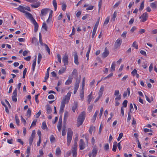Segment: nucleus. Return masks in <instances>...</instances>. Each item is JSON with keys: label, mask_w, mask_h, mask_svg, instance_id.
<instances>
[{"label": "nucleus", "mask_w": 157, "mask_h": 157, "mask_svg": "<svg viewBox=\"0 0 157 157\" xmlns=\"http://www.w3.org/2000/svg\"><path fill=\"white\" fill-rule=\"evenodd\" d=\"M37 42V39L35 37H33L32 39V43H36Z\"/></svg>", "instance_id": "6e6d98bb"}, {"label": "nucleus", "mask_w": 157, "mask_h": 157, "mask_svg": "<svg viewBox=\"0 0 157 157\" xmlns=\"http://www.w3.org/2000/svg\"><path fill=\"white\" fill-rule=\"evenodd\" d=\"M151 33L152 34H155L157 33V29L152 30Z\"/></svg>", "instance_id": "774afa93"}, {"label": "nucleus", "mask_w": 157, "mask_h": 157, "mask_svg": "<svg viewBox=\"0 0 157 157\" xmlns=\"http://www.w3.org/2000/svg\"><path fill=\"white\" fill-rule=\"evenodd\" d=\"M144 2L143 1L140 4V7L139 9V11H141L144 9Z\"/></svg>", "instance_id": "c85d7f7f"}, {"label": "nucleus", "mask_w": 157, "mask_h": 157, "mask_svg": "<svg viewBox=\"0 0 157 157\" xmlns=\"http://www.w3.org/2000/svg\"><path fill=\"white\" fill-rule=\"evenodd\" d=\"M74 62L75 64L77 65H78L79 62H78V56L76 53H75L74 55Z\"/></svg>", "instance_id": "a211bd4d"}, {"label": "nucleus", "mask_w": 157, "mask_h": 157, "mask_svg": "<svg viewBox=\"0 0 157 157\" xmlns=\"http://www.w3.org/2000/svg\"><path fill=\"white\" fill-rule=\"evenodd\" d=\"M68 58L67 55L65 54L63 56V61L65 65H67L68 64Z\"/></svg>", "instance_id": "1a4fd4ad"}, {"label": "nucleus", "mask_w": 157, "mask_h": 157, "mask_svg": "<svg viewBox=\"0 0 157 157\" xmlns=\"http://www.w3.org/2000/svg\"><path fill=\"white\" fill-rule=\"evenodd\" d=\"M71 92L69 91L67 95L63 98L59 110L60 113H62L64 110V108L66 103H68L70 100V96L71 94Z\"/></svg>", "instance_id": "f257e3e1"}, {"label": "nucleus", "mask_w": 157, "mask_h": 157, "mask_svg": "<svg viewBox=\"0 0 157 157\" xmlns=\"http://www.w3.org/2000/svg\"><path fill=\"white\" fill-rule=\"evenodd\" d=\"M17 89H15L13 93V95L12 97V99L13 101L15 102H16L17 101L16 97L17 96Z\"/></svg>", "instance_id": "0eeeda50"}, {"label": "nucleus", "mask_w": 157, "mask_h": 157, "mask_svg": "<svg viewBox=\"0 0 157 157\" xmlns=\"http://www.w3.org/2000/svg\"><path fill=\"white\" fill-rule=\"evenodd\" d=\"M57 57L58 59V61L59 63H61V56L59 54H58L57 55Z\"/></svg>", "instance_id": "09e8293b"}, {"label": "nucleus", "mask_w": 157, "mask_h": 157, "mask_svg": "<svg viewBox=\"0 0 157 157\" xmlns=\"http://www.w3.org/2000/svg\"><path fill=\"white\" fill-rule=\"evenodd\" d=\"M93 105H94L93 104H91V105H90L88 107V109L89 111V112H91L92 109L93 107Z\"/></svg>", "instance_id": "de8ad7c7"}, {"label": "nucleus", "mask_w": 157, "mask_h": 157, "mask_svg": "<svg viewBox=\"0 0 157 157\" xmlns=\"http://www.w3.org/2000/svg\"><path fill=\"white\" fill-rule=\"evenodd\" d=\"M46 109H47V112L48 114H49L52 112V109L49 105H47Z\"/></svg>", "instance_id": "412c9836"}, {"label": "nucleus", "mask_w": 157, "mask_h": 157, "mask_svg": "<svg viewBox=\"0 0 157 157\" xmlns=\"http://www.w3.org/2000/svg\"><path fill=\"white\" fill-rule=\"evenodd\" d=\"M30 147H28L27 150H26V153L28 154V155H29L30 151Z\"/></svg>", "instance_id": "69168bd1"}, {"label": "nucleus", "mask_w": 157, "mask_h": 157, "mask_svg": "<svg viewBox=\"0 0 157 157\" xmlns=\"http://www.w3.org/2000/svg\"><path fill=\"white\" fill-rule=\"evenodd\" d=\"M150 6L152 9H157V2L155 1L151 3Z\"/></svg>", "instance_id": "2eb2a0df"}, {"label": "nucleus", "mask_w": 157, "mask_h": 157, "mask_svg": "<svg viewBox=\"0 0 157 157\" xmlns=\"http://www.w3.org/2000/svg\"><path fill=\"white\" fill-rule=\"evenodd\" d=\"M71 151H68L67 152L65 155L64 157H68L71 155Z\"/></svg>", "instance_id": "603ef678"}, {"label": "nucleus", "mask_w": 157, "mask_h": 157, "mask_svg": "<svg viewBox=\"0 0 157 157\" xmlns=\"http://www.w3.org/2000/svg\"><path fill=\"white\" fill-rule=\"evenodd\" d=\"M50 10V9L49 8H44L41 10V14L40 15V16L41 17H42L44 16L45 15L47 14L49 11Z\"/></svg>", "instance_id": "39448f33"}, {"label": "nucleus", "mask_w": 157, "mask_h": 157, "mask_svg": "<svg viewBox=\"0 0 157 157\" xmlns=\"http://www.w3.org/2000/svg\"><path fill=\"white\" fill-rule=\"evenodd\" d=\"M109 149V145L108 144H106L104 146V149L107 151Z\"/></svg>", "instance_id": "0e129e2a"}, {"label": "nucleus", "mask_w": 157, "mask_h": 157, "mask_svg": "<svg viewBox=\"0 0 157 157\" xmlns=\"http://www.w3.org/2000/svg\"><path fill=\"white\" fill-rule=\"evenodd\" d=\"M72 75H75L76 77L77 76V70L76 69H74L73 70L72 73Z\"/></svg>", "instance_id": "c9c22d12"}, {"label": "nucleus", "mask_w": 157, "mask_h": 157, "mask_svg": "<svg viewBox=\"0 0 157 157\" xmlns=\"http://www.w3.org/2000/svg\"><path fill=\"white\" fill-rule=\"evenodd\" d=\"M65 71V69L64 67H63L59 71V74L61 75L64 73Z\"/></svg>", "instance_id": "4c0bfd02"}, {"label": "nucleus", "mask_w": 157, "mask_h": 157, "mask_svg": "<svg viewBox=\"0 0 157 157\" xmlns=\"http://www.w3.org/2000/svg\"><path fill=\"white\" fill-rule=\"evenodd\" d=\"M80 82V78H77L76 81V82L75 84L74 88L78 89L79 86V83Z\"/></svg>", "instance_id": "4468645a"}, {"label": "nucleus", "mask_w": 157, "mask_h": 157, "mask_svg": "<svg viewBox=\"0 0 157 157\" xmlns=\"http://www.w3.org/2000/svg\"><path fill=\"white\" fill-rule=\"evenodd\" d=\"M53 4L55 10L56 11L57 8V3L56 0H53Z\"/></svg>", "instance_id": "2f4dec72"}, {"label": "nucleus", "mask_w": 157, "mask_h": 157, "mask_svg": "<svg viewBox=\"0 0 157 157\" xmlns=\"http://www.w3.org/2000/svg\"><path fill=\"white\" fill-rule=\"evenodd\" d=\"M67 6L65 3H63L62 5V9L63 11H65L66 10Z\"/></svg>", "instance_id": "5fc2aeb1"}, {"label": "nucleus", "mask_w": 157, "mask_h": 157, "mask_svg": "<svg viewBox=\"0 0 157 157\" xmlns=\"http://www.w3.org/2000/svg\"><path fill=\"white\" fill-rule=\"evenodd\" d=\"M95 129L94 127L92 126L90 127L89 129V132L90 134H92V132Z\"/></svg>", "instance_id": "a18cd8bd"}, {"label": "nucleus", "mask_w": 157, "mask_h": 157, "mask_svg": "<svg viewBox=\"0 0 157 157\" xmlns=\"http://www.w3.org/2000/svg\"><path fill=\"white\" fill-rule=\"evenodd\" d=\"M148 18V15L147 12H145L143 13L139 18L141 19L140 21L142 22H144L147 21Z\"/></svg>", "instance_id": "20e7f679"}, {"label": "nucleus", "mask_w": 157, "mask_h": 157, "mask_svg": "<svg viewBox=\"0 0 157 157\" xmlns=\"http://www.w3.org/2000/svg\"><path fill=\"white\" fill-rule=\"evenodd\" d=\"M120 92L119 90H115L114 92V95H119L120 94Z\"/></svg>", "instance_id": "680f3d73"}, {"label": "nucleus", "mask_w": 157, "mask_h": 157, "mask_svg": "<svg viewBox=\"0 0 157 157\" xmlns=\"http://www.w3.org/2000/svg\"><path fill=\"white\" fill-rule=\"evenodd\" d=\"M86 116V113L84 111L81 113L78 116L77 119V126L78 127L81 125L85 120Z\"/></svg>", "instance_id": "f03ea898"}, {"label": "nucleus", "mask_w": 157, "mask_h": 157, "mask_svg": "<svg viewBox=\"0 0 157 157\" xmlns=\"http://www.w3.org/2000/svg\"><path fill=\"white\" fill-rule=\"evenodd\" d=\"M127 33V32L126 31L123 32L121 35V36L124 38H125L126 36Z\"/></svg>", "instance_id": "49530a36"}, {"label": "nucleus", "mask_w": 157, "mask_h": 157, "mask_svg": "<svg viewBox=\"0 0 157 157\" xmlns=\"http://www.w3.org/2000/svg\"><path fill=\"white\" fill-rule=\"evenodd\" d=\"M79 146L80 149L81 150H83L85 148V144L82 139H81L80 140Z\"/></svg>", "instance_id": "9d476101"}, {"label": "nucleus", "mask_w": 157, "mask_h": 157, "mask_svg": "<svg viewBox=\"0 0 157 157\" xmlns=\"http://www.w3.org/2000/svg\"><path fill=\"white\" fill-rule=\"evenodd\" d=\"M128 103V101L127 100H124L123 103V108L124 107L125 108L127 106V103Z\"/></svg>", "instance_id": "79ce46f5"}, {"label": "nucleus", "mask_w": 157, "mask_h": 157, "mask_svg": "<svg viewBox=\"0 0 157 157\" xmlns=\"http://www.w3.org/2000/svg\"><path fill=\"white\" fill-rule=\"evenodd\" d=\"M94 6H90L88 7L86 9V10H92L94 8Z\"/></svg>", "instance_id": "4d7b16f0"}, {"label": "nucleus", "mask_w": 157, "mask_h": 157, "mask_svg": "<svg viewBox=\"0 0 157 157\" xmlns=\"http://www.w3.org/2000/svg\"><path fill=\"white\" fill-rule=\"evenodd\" d=\"M124 156L125 157H131L132 155L131 154H129V155H128L126 153L124 154Z\"/></svg>", "instance_id": "338daca9"}, {"label": "nucleus", "mask_w": 157, "mask_h": 157, "mask_svg": "<svg viewBox=\"0 0 157 157\" xmlns=\"http://www.w3.org/2000/svg\"><path fill=\"white\" fill-rule=\"evenodd\" d=\"M121 40L118 39L115 42L114 44L115 47L116 48H117L118 47L120 46L121 45Z\"/></svg>", "instance_id": "9b49d317"}, {"label": "nucleus", "mask_w": 157, "mask_h": 157, "mask_svg": "<svg viewBox=\"0 0 157 157\" xmlns=\"http://www.w3.org/2000/svg\"><path fill=\"white\" fill-rule=\"evenodd\" d=\"M73 132L70 128H68L67 133V144L69 146L72 138Z\"/></svg>", "instance_id": "7ed1b4c3"}, {"label": "nucleus", "mask_w": 157, "mask_h": 157, "mask_svg": "<svg viewBox=\"0 0 157 157\" xmlns=\"http://www.w3.org/2000/svg\"><path fill=\"white\" fill-rule=\"evenodd\" d=\"M77 146L76 145L75 147H74L72 148V153L73 157H76L77 155Z\"/></svg>", "instance_id": "f8f14e48"}, {"label": "nucleus", "mask_w": 157, "mask_h": 157, "mask_svg": "<svg viewBox=\"0 0 157 157\" xmlns=\"http://www.w3.org/2000/svg\"><path fill=\"white\" fill-rule=\"evenodd\" d=\"M41 114V111L40 110L39 112L36 114V118H38L39 116H40Z\"/></svg>", "instance_id": "13d9d810"}, {"label": "nucleus", "mask_w": 157, "mask_h": 157, "mask_svg": "<svg viewBox=\"0 0 157 157\" xmlns=\"http://www.w3.org/2000/svg\"><path fill=\"white\" fill-rule=\"evenodd\" d=\"M16 123L18 125H19V120L17 115H15Z\"/></svg>", "instance_id": "473e14b6"}, {"label": "nucleus", "mask_w": 157, "mask_h": 157, "mask_svg": "<svg viewBox=\"0 0 157 157\" xmlns=\"http://www.w3.org/2000/svg\"><path fill=\"white\" fill-rule=\"evenodd\" d=\"M50 140L51 143L53 142L55 140V139L53 135H51L50 137Z\"/></svg>", "instance_id": "58836bf2"}, {"label": "nucleus", "mask_w": 157, "mask_h": 157, "mask_svg": "<svg viewBox=\"0 0 157 157\" xmlns=\"http://www.w3.org/2000/svg\"><path fill=\"white\" fill-rule=\"evenodd\" d=\"M117 143L116 142H114L112 150L114 151H116L117 148Z\"/></svg>", "instance_id": "bb28decb"}, {"label": "nucleus", "mask_w": 157, "mask_h": 157, "mask_svg": "<svg viewBox=\"0 0 157 157\" xmlns=\"http://www.w3.org/2000/svg\"><path fill=\"white\" fill-rule=\"evenodd\" d=\"M68 116V113L66 111L64 113V120L66 119Z\"/></svg>", "instance_id": "bf43d9fd"}, {"label": "nucleus", "mask_w": 157, "mask_h": 157, "mask_svg": "<svg viewBox=\"0 0 157 157\" xmlns=\"http://www.w3.org/2000/svg\"><path fill=\"white\" fill-rule=\"evenodd\" d=\"M109 52L107 48H105V49L104 52L103 53L102 55V57L103 58L106 57L109 54Z\"/></svg>", "instance_id": "6e6552de"}, {"label": "nucleus", "mask_w": 157, "mask_h": 157, "mask_svg": "<svg viewBox=\"0 0 157 157\" xmlns=\"http://www.w3.org/2000/svg\"><path fill=\"white\" fill-rule=\"evenodd\" d=\"M25 14L27 17L31 20L32 22L35 20L30 13L26 12Z\"/></svg>", "instance_id": "ddd939ff"}, {"label": "nucleus", "mask_w": 157, "mask_h": 157, "mask_svg": "<svg viewBox=\"0 0 157 157\" xmlns=\"http://www.w3.org/2000/svg\"><path fill=\"white\" fill-rule=\"evenodd\" d=\"M39 94H38L36 95H35V101L37 103H38L39 102V101L38 99V96L39 95Z\"/></svg>", "instance_id": "3c124183"}, {"label": "nucleus", "mask_w": 157, "mask_h": 157, "mask_svg": "<svg viewBox=\"0 0 157 157\" xmlns=\"http://www.w3.org/2000/svg\"><path fill=\"white\" fill-rule=\"evenodd\" d=\"M20 11L23 13H26V11L25 10V7L21 6H19L18 8H16Z\"/></svg>", "instance_id": "dca6fc26"}, {"label": "nucleus", "mask_w": 157, "mask_h": 157, "mask_svg": "<svg viewBox=\"0 0 157 157\" xmlns=\"http://www.w3.org/2000/svg\"><path fill=\"white\" fill-rule=\"evenodd\" d=\"M116 96L115 98V100H120L121 99V94H120L119 95L115 96Z\"/></svg>", "instance_id": "c03bdc74"}, {"label": "nucleus", "mask_w": 157, "mask_h": 157, "mask_svg": "<svg viewBox=\"0 0 157 157\" xmlns=\"http://www.w3.org/2000/svg\"><path fill=\"white\" fill-rule=\"evenodd\" d=\"M32 22L35 26L34 32L36 33V32L38 29L39 27L38 24L36 22V20L34 21H33Z\"/></svg>", "instance_id": "f3484780"}, {"label": "nucleus", "mask_w": 157, "mask_h": 157, "mask_svg": "<svg viewBox=\"0 0 157 157\" xmlns=\"http://www.w3.org/2000/svg\"><path fill=\"white\" fill-rule=\"evenodd\" d=\"M42 128L43 129H47V127L46 125V123L45 122H43L42 123Z\"/></svg>", "instance_id": "72a5a7b5"}, {"label": "nucleus", "mask_w": 157, "mask_h": 157, "mask_svg": "<svg viewBox=\"0 0 157 157\" xmlns=\"http://www.w3.org/2000/svg\"><path fill=\"white\" fill-rule=\"evenodd\" d=\"M62 126V124H58L57 125L58 129L59 132L61 131Z\"/></svg>", "instance_id": "052dcab7"}, {"label": "nucleus", "mask_w": 157, "mask_h": 157, "mask_svg": "<svg viewBox=\"0 0 157 157\" xmlns=\"http://www.w3.org/2000/svg\"><path fill=\"white\" fill-rule=\"evenodd\" d=\"M61 154V151L60 148L59 147H58L56 151V155L59 156Z\"/></svg>", "instance_id": "4be33fe9"}, {"label": "nucleus", "mask_w": 157, "mask_h": 157, "mask_svg": "<svg viewBox=\"0 0 157 157\" xmlns=\"http://www.w3.org/2000/svg\"><path fill=\"white\" fill-rule=\"evenodd\" d=\"M98 152V149L96 148H94L92 150V154L93 157H95Z\"/></svg>", "instance_id": "6ab92c4d"}, {"label": "nucleus", "mask_w": 157, "mask_h": 157, "mask_svg": "<svg viewBox=\"0 0 157 157\" xmlns=\"http://www.w3.org/2000/svg\"><path fill=\"white\" fill-rule=\"evenodd\" d=\"M98 110H97L94 114V115L93 117V119L94 120V121L95 120H96V117H97V116L98 115Z\"/></svg>", "instance_id": "37998d69"}, {"label": "nucleus", "mask_w": 157, "mask_h": 157, "mask_svg": "<svg viewBox=\"0 0 157 157\" xmlns=\"http://www.w3.org/2000/svg\"><path fill=\"white\" fill-rule=\"evenodd\" d=\"M134 19L133 18H132L129 22V25H132V24L134 21Z\"/></svg>", "instance_id": "e2e57ef3"}, {"label": "nucleus", "mask_w": 157, "mask_h": 157, "mask_svg": "<svg viewBox=\"0 0 157 157\" xmlns=\"http://www.w3.org/2000/svg\"><path fill=\"white\" fill-rule=\"evenodd\" d=\"M109 20V17H108L105 19V21L104 23V25H106L108 24Z\"/></svg>", "instance_id": "ea45409f"}, {"label": "nucleus", "mask_w": 157, "mask_h": 157, "mask_svg": "<svg viewBox=\"0 0 157 157\" xmlns=\"http://www.w3.org/2000/svg\"><path fill=\"white\" fill-rule=\"evenodd\" d=\"M117 13H116V11H115L113 14V18L112 19V20L114 21H115V18L117 16Z\"/></svg>", "instance_id": "a19ab883"}, {"label": "nucleus", "mask_w": 157, "mask_h": 157, "mask_svg": "<svg viewBox=\"0 0 157 157\" xmlns=\"http://www.w3.org/2000/svg\"><path fill=\"white\" fill-rule=\"evenodd\" d=\"M37 121V120H34L33 121V122L31 124V126L30 127V128L32 127L33 126H35L36 125Z\"/></svg>", "instance_id": "8fccbe9b"}, {"label": "nucleus", "mask_w": 157, "mask_h": 157, "mask_svg": "<svg viewBox=\"0 0 157 157\" xmlns=\"http://www.w3.org/2000/svg\"><path fill=\"white\" fill-rule=\"evenodd\" d=\"M42 27L46 31H47L48 30V27L46 26V24L45 22H44L43 23Z\"/></svg>", "instance_id": "e433bc0d"}, {"label": "nucleus", "mask_w": 157, "mask_h": 157, "mask_svg": "<svg viewBox=\"0 0 157 157\" xmlns=\"http://www.w3.org/2000/svg\"><path fill=\"white\" fill-rule=\"evenodd\" d=\"M132 46L134 47L136 49H138V45L137 44V43L136 41H134L132 45Z\"/></svg>", "instance_id": "f704fd0d"}, {"label": "nucleus", "mask_w": 157, "mask_h": 157, "mask_svg": "<svg viewBox=\"0 0 157 157\" xmlns=\"http://www.w3.org/2000/svg\"><path fill=\"white\" fill-rule=\"evenodd\" d=\"M104 86H101V87L99 92L98 93L99 95L100 96H101L104 91Z\"/></svg>", "instance_id": "b1692460"}, {"label": "nucleus", "mask_w": 157, "mask_h": 157, "mask_svg": "<svg viewBox=\"0 0 157 157\" xmlns=\"http://www.w3.org/2000/svg\"><path fill=\"white\" fill-rule=\"evenodd\" d=\"M123 136V133H121L119 135L118 137L117 138V140L119 141L120 139L122 138Z\"/></svg>", "instance_id": "864d4df0"}, {"label": "nucleus", "mask_w": 157, "mask_h": 157, "mask_svg": "<svg viewBox=\"0 0 157 157\" xmlns=\"http://www.w3.org/2000/svg\"><path fill=\"white\" fill-rule=\"evenodd\" d=\"M80 97L82 100H83L84 98V90H81L80 91Z\"/></svg>", "instance_id": "c756f323"}, {"label": "nucleus", "mask_w": 157, "mask_h": 157, "mask_svg": "<svg viewBox=\"0 0 157 157\" xmlns=\"http://www.w3.org/2000/svg\"><path fill=\"white\" fill-rule=\"evenodd\" d=\"M42 57L41 54L40 53H38V56L37 63L38 64H39L40 63L41 61V60L42 59Z\"/></svg>", "instance_id": "a878e982"}, {"label": "nucleus", "mask_w": 157, "mask_h": 157, "mask_svg": "<svg viewBox=\"0 0 157 157\" xmlns=\"http://www.w3.org/2000/svg\"><path fill=\"white\" fill-rule=\"evenodd\" d=\"M116 66V63L115 62H113L112 63V65L110 68V70L111 71H113L115 70Z\"/></svg>", "instance_id": "393cba45"}, {"label": "nucleus", "mask_w": 157, "mask_h": 157, "mask_svg": "<svg viewBox=\"0 0 157 157\" xmlns=\"http://www.w3.org/2000/svg\"><path fill=\"white\" fill-rule=\"evenodd\" d=\"M35 58L33 60V63L32 65V68L33 71H34L35 70V68L36 67V56H35Z\"/></svg>", "instance_id": "5701e85b"}, {"label": "nucleus", "mask_w": 157, "mask_h": 157, "mask_svg": "<svg viewBox=\"0 0 157 157\" xmlns=\"http://www.w3.org/2000/svg\"><path fill=\"white\" fill-rule=\"evenodd\" d=\"M44 45L45 47L46 50L47 51L48 54L49 55H50V48H49L48 47V46L46 44H44Z\"/></svg>", "instance_id": "7c9ffc66"}, {"label": "nucleus", "mask_w": 157, "mask_h": 157, "mask_svg": "<svg viewBox=\"0 0 157 157\" xmlns=\"http://www.w3.org/2000/svg\"><path fill=\"white\" fill-rule=\"evenodd\" d=\"M78 104L77 102H75V103L74 105L72 107V109L74 112H75L76 109L77 107Z\"/></svg>", "instance_id": "cd10ccee"}, {"label": "nucleus", "mask_w": 157, "mask_h": 157, "mask_svg": "<svg viewBox=\"0 0 157 157\" xmlns=\"http://www.w3.org/2000/svg\"><path fill=\"white\" fill-rule=\"evenodd\" d=\"M72 80V78L71 77H69L68 79L65 82V84L67 85L70 84Z\"/></svg>", "instance_id": "aec40b11"}, {"label": "nucleus", "mask_w": 157, "mask_h": 157, "mask_svg": "<svg viewBox=\"0 0 157 157\" xmlns=\"http://www.w3.org/2000/svg\"><path fill=\"white\" fill-rule=\"evenodd\" d=\"M35 134L36 132L35 130H33L32 131L31 136L30 137L29 140V143L30 146H31L32 144L33 140V139L35 137Z\"/></svg>", "instance_id": "423d86ee"}]
</instances>
